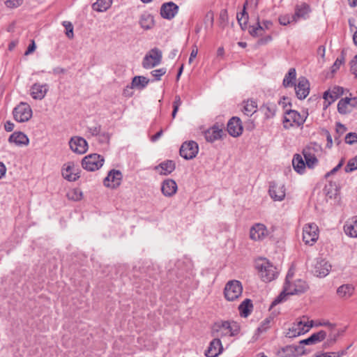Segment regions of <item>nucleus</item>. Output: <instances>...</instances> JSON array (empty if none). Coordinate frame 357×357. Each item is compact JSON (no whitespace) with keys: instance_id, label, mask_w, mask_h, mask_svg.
<instances>
[{"instance_id":"obj_1","label":"nucleus","mask_w":357,"mask_h":357,"mask_svg":"<svg viewBox=\"0 0 357 357\" xmlns=\"http://www.w3.org/2000/svg\"><path fill=\"white\" fill-rule=\"evenodd\" d=\"M307 285L300 274L294 268H290L287 274L283 291L273 301L272 306L275 305L285 299L287 296L294 295L304 292Z\"/></svg>"},{"instance_id":"obj_2","label":"nucleus","mask_w":357,"mask_h":357,"mask_svg":"<svg viewBox=\"0 0 357 357\" xmlns=\"http://www.w3.org/2000/svg\"><path fill=\"white\" fill-rule=\"evenodd\" d=\"M257 268L260 278L266 282L272 281L276 276L275 268L266 259H259L257 260Z\"/></svg>"},{"instance_id":"obj_3","label":"nucleus","mask_w":357,"mask_h":357,"mask_svg":"<svg viewBox=\"0 0 357 357\" xmlns=\"http://www.w3.org/2000/svg\"><path fill=\"white\" fill-rule=\"evenodd\" d=\"M313 326V321L303 318L293 323L289 328L287 335L289 337H296L307 333Z\"/></svg>"},{"instance_id":"obj_4","label":"nucleus","mask_w":357,"mask_h":357,"mask_svg":"<svg viewBox=\"0 0 357 357\" xmlns=\"http://www.w3.org/2000/svg\"><path fill=\"white\" fill-rule=\"evenodd\" d=\"M243 287L238 280L229 281L224 289V295L228 301H234L242 294Z\"/></svg>"},{"instance_id":"obj_5","label":"nucleus","mask_w":357,"mask_h":357,"mask_svg":"<svg viewBox=\"0 0 357 357\" xmlns=\"http://www.w3.org/2000/svg\"><path fill=\"white\" fill-rule=\"evenodd\" d=\"M344 94V89L339 86H334L328 89L323 94L324 109H327L333 102Z\"/></svg>"},{"instance_id":"obj_6","label":"nucleus","mask_w":357,"mask_h":357,"mask_svg":"<svg viewBox=\"0 0 357 357\" xmlns=\"http://www.w3.org/2000/svg\"><path fill=\"white\" fill-rule=\"evenodd\" d=\"M306 117L295 110H289L284 117V126L286 128L299 127L305 121Z\"/></svg>"},{"instance_id":"obj_7","label":"nucleus","mask_w":357,"mask_h":357,"mask_svg":"<svg viewBox=\"0 0 357 357\" xmlns=\"http://www.w3.org/2000/svg\"><path fill=\"white\" fill-rule=\"evenodd\" d=\"M319 238L318 227L314 223H307L303 227V240L305 244L312 245Z\"/></svg>"},{"instance_id":"obj_8","label":"nucleus","mask_w":357,"mask_h":357,"mask_svg":"<svg viewBox=\"0 0 357 357\" xmlns=\"http://www.w3.org/2000/svg\"><path fill=\"white\" fill-rule=\"evenodd\" d=\"M305 354V349L301 345H286L277 351L280 357H298Z\"/></svg>"},{"instance_id":"obj_9","label":"nucleus","mask_w":357,"mask_h":357,"mask_svg":"<svg viewBox=\"0 0 357 357\" xmlns=\"http://www.w3.org/2000/svg\"><path fill=\"white\" fill-rule=\"evenodd\" d=\"M273 26V22L271 20H263L259 22V18L255 24L249 27L248 32L253 37L262 36L266 33V31L269 30Z\"/></svg>"},{"instance_id":"obj_10","label":"nucleus","mask_w":357,"mask_h":357,"mask_svg":"<svg viewBox=\"0 0 357 357\" xmlns=\"http://www.w3.org/2000/svg\"><path fill=\"white\" fill-rule=\"evenodd\" d=\"M320 150L321 146L316 143L310 144L303 149V154L305 160L306 165L308 167H312L317 163V159L314 153Z\"/></svg>"},{"instance_id":"obj_11","label":"nucleus","mask_w":357,"mask_h":357,"mask_svg":"<svg viewBox=\"0 0 357 357\" xmlns=\"http://www.w3.org/2000/svg\"><path fill=\"white\" fill-rule=\"evenodd\" d=\"M13 115L16 121L25 122L32 116V110L29 105L22 102L15 108Z\"/></svg>"},{"instance_id":"obj_12","label":"nucleus","mask_w":357,"mask_h":357,"mask_svg":"<svg viewBox=\"0 0 357 357\" xmlns=\"http://www.w3.org/2000/svg\"><path fill=\"white\" fill-rule=\"evenodd\" d=\"M103 158L97 154H91L86 156L82 160V166L89 171H95L102 167Z\"/></svg>"},{"instance_id":"obj_13","label":"nucleus","mask_w":357,"mask_h":357,"mask_svg":"<svg viewBox=\"0 0 357 357\" xmlns=\"http://www.w3.org/2000/svg\"><path fill=\"white\" fill-rule=\"evenodd\" d=\"M161 59V52L158 49H153L144 57L143 66L145 68H152L160 63Z\"/></svg>"},{"instance_id":"obj_14","label":"nucleus","mask_w":357,"mask_h":357,"mask_svg":"<svg viewBox=\"0 0 357 357\" xmlns=\"http://www.w3.org/2000/svg\"><path fill=\"white\" fill-rule=\"evenodd\" d=\"M337 111L341 114H346L352 108L357 107V97L342 98L337 103Z\"/></svg>"},{"instance_id":"obj_15","label":"nucleus","mask_w":357,"mask_h":357,"mask_svg":"<svg viewBox=\"0 0 357 357\" xmlns=\"http://www.w3.org/2000/svg\"><path fill=\"white\" fill-rule=\"evenodd\" d=\"M198 153V145L195 142L184 143L181 149L180 153L185 159H192Z\"/></svg>"},{"instance_id":"obj_16","label":"nucleus","mask_w":357,"mask_h":357,"mask_svg":"<svg viewBox=\"0 0 357 357\" xmlns=\"http://www.w3.org/2000/svg\"><path fill=\"white\" fill-rule=\"evenodd\" d=\"M79 169L73 162H68L64 165L62 175L65 179L69 181H74L79 178Z\"/></svg>"},{"instance_id":"obj_17","label":"nucleus","mask_w":357,"mask_h":357,"mask_svg":"<svg viewBox=\"0 0 357 357\" xmlns=\"http://www.w3.org/2000/svg\"><path fill=\"white\" fill-rule=\"evenodd\" d=\"M267 234V229L262 224L255 225L251 227L250 231V237L255 241L262 240Z\"/></svg>"},{"instance_id":"obj_18","label":"nucleus","mask_w":357,"mask_h":357,"mask_svg":"<svg viewBox=\"0 0 357 357\" xmlns=\"http://www.w3.org/2000/svg\"><path fill=\"white\" fill-rule=\"evenodd\" d=\"M227 131L233 137H237L241 135L243 132V126L241 121L238 117H232L227 123Z\"/></svg>"},{"instance_id":"obj_19","label":"nucleus","mask_w":357,"mask_h":357,"mask_svg":"<svg viewBox=\"0 0 357 357\" xmlns=\"http://www.w3.org/2000/svg\"><path fill=\"white\" fill-rule=\"evenodd\" d=\"M121 181V174L120 172L112 170L111 171L108 176L105 178L104 183L105 185L111 188H115L118 187Z\"/></svg>"},{"instance_id":"obj_20","label":"nucleus","mask_w":357,"mask_h":357,"mask_svg":"<svg viewBox=\"0 0 357 357\" xmlns=\"http://www.w3.org/2000/svg\"><path fill=\"white\" fill-rule=\"evenodd\" d=\"M70 146L73 151L80 154L85 153L87 150V143L81 137L72 138Z\"/></svg>"},{"instance_id":"obj_21","label":"nucleus","mask_w":357,"mask_h":357,"mask_svg":"<svg viewBox=\"0 0 357 357\" xmlns=\"http://www.w3.org/2000/svg\"><path fill=\"white\" fill-rule=\"evenodd\" d=\"M296 93L299 99L305 98L310 93V84L307 79L303 78L299 80L295 87Z\"/></svg>"},{"instance_id":"obj_22","label":"nucleus","mask_w":357,"mask_h":357,"mask_svg":"<svg viewBox=\"0 0 357 357\" xmlns=\"http://www.w3.org/2000/svg\"><path fill=\"white\" fill-rule=\"evenodd\" d=\"M223 350L221 341L219 339H214L205 353L207 357H217Z\"/></svg>"},{"instance_id":"obj_23","label":"nucleus","mask_w":357,"mask_h":357,"mask_svg":"<svg viewBox=\"0 0 357 357\" xmlns=\"http://www.w3.org/2000/svg\"><path fill=\"white\" fill-rule=\"evenodd\" d=\"M222 135V129L217 126H214L210 128L204 132L205 138L209 142H213L218 139H220Z\"/></svg>"},{"instance_id":"obj_24","label":"nucleus","mask_w":357,"mask_h":357,"mask_svg":"<svg viewBox=\"0 0 357 357\" xmlns=\"http://www.w3.org/2000/svg\"><path fill=\"white\" fill-rule=\"evenodd\" d=\"M327 333L325 331H320L317 333H313L310 337L303 340L300 342L301 344H313L322 342L326 339Z\"/></svg>"},{"instance_id":"obj_25","label":"nucleus","mask_w":357,"mask_h":357,"mask_svg":"<svg viewBox=\"0 0 357 357\" xmlns=\"http://www.w3.org/2000/svg\"><path fill=\"white\" fill-rule=\"evenodd\" d=\"M178 7L174 3H167L164 4L160 10L161 15L166 19H171L174 17L177 13Z\"/></svg>"},{"instance_id":"obj_26","label":"nucleus","mask_w":357,"mask_h":357,"mask_svg":"<svg viewBox=\"0 0 357 357\" xmlns=\"http://www.w3.org/2000/svg\"><path fill=\"white\" fill-rule=\"evenodd\" d=\"M270 195L276 201L282 200L285 197L284 186L281 184H273L269 190Z\"/></svg>"},{"instance_id":"obj_27","label":"nucleus","mask_w":357,"mask_h":357,"mask_svg":"<svg viewBox=\"0 0 357 357\" xmlns=\"http://www.w3.org/2000/svg\"><path fill=\"white\" fill-rule=\"evenodd\" d=\"M9 142L14 143L17 146L27 145L29 144V138L26 135L21 132H15L9 137Z\"/></svg>"},{"instance_id":"obj_28","label":"nucleus","mask_w":357,"mask_h":357,"mask_svg":"<svg viewBox=\"0 0 357 357\" xmlns=\"http://www.w3.org/2000/svg\"><path fill=\"white\" fill-rule=\"evenodd\" d=\"M177 190V185L173 180H167L163 182L162 185V192L166 196L174 195Z\"/></svg>"},{"instance_id":"obj_29","label":"nucleus","mask_w":357,"mask_h":357,"mask_svg":"<svg viewBox=\"0 0 357 357\" xmlns=\"http://www.w3.org/2000/svg\"><path fill=\"white\" fill-rule=\"evenodd\" d=\"M160 174L167 175L175 169V163L172 160H167L155 167Z\"/></svg>"},{"instance_id":"obj_30","label":"nucleus","mask_w":357,"mask_h":357,"mask_svg":"<svg viewBox=\"0 0 357 357\" xmlns=\"http://www.w3.org/2000/svg\"><path fill=\"white\" fill-rule=\"evenodd\" d=\"M310 8L305 4L298 6L296 8V12L293 16V20L297 22L300 19H305L310 13Z\"/></svg>"},{"instance_id":"obj_31","label":"nucleus","mask_w":357,"mask_h":357,"mask_svg":"<svg viewBox=\"0 0 357 357\" xmlns=\"http://www.w3.org/2000/svg\"><path fill=\"white\" fill-rule=\"evenodd\" d=\"M257 110V104L252 100H248L243 103V112L247 116H252Z\"/></svg>"},{"instance_id":"obj_32","label":"nucleus","mask_w":357,"mask_h":357,"mask_svg":"<svg viewBox=\"0 0 357 357\" xmlns=\"http://www.w3.org/2000/svg\"><path fill=\"white\" fill-rule=\"evenodd\" d=\"M354 289L351 285L343 284L337 289V294L342 298H347L354 293Z\"/></svg>"},{"instance_id":"obj_33","label":"nucleus","mask_w":357,"mask_h":357,"mask_svg":"<svg viewBox=\"0 0 357 357\" xmlns=\"http://www.w3.org/2000/svg\"><path fill=\"white\" fill-rule=\"evenodd\" d=\"M330 264L324 261L319 262L316 266L317 276L322 278L326 276L330 272Z\"/></svg>"},{"instance_id":"obj_34","label":"nucleus","mask_w":357,"mask_h":357,"mask_svg":"<svg viewBox=\"0 0 357 357\" xmlns=\"http://www.w3.org/2000/svg\"><path fill=\"white\" fill-rule=\"evenodd\" d=\"M252 308L253 305L250 299H245L238 307L240 314L243 317H247L252 310Z\"/></svg>"},{"instance_id":"obj_35","label":"nucleus","mask_w":357,"mask_h":357,"mask_svg":"<svg viewBox=\"0 0 357 357\" xmlns=\"http://www.w3.org/2000/svg\"><path fill=\"white\" fill-rule=\"evenodd\" d=\"M47 92L46 89L40 84H35L31 88V95L35 99H42Z\"/></svg>"},{"instance_id":"obj_36","label":"nucleus","mask_w":357,"mask_h":357,"mask_svg":"<svg viewBox=\"0 0 357 357\" xmlns=\"http://www.w3.org/2000/svg\"><path fill=\"white\" fill-rule=\"evenodd\" d=\"M344 231L349 237L357 238V219L347 223L344 226Z\"/></svg>"},{"instance_id":"obj_37","label":"nucleus","mask_w":357,"mask_h":357,"mask_svg":"<svg viewBox=\"0 0 357 357\" xmlns=\"http://www.w3.org/2000/svg\"><path fill=\"white\" fill-rule=\"evenodd\" d=\"M292 165L294 169L297 172L301 173L304 171L306 162L305 163L301 155L296 154L293 158Z\"/></svg>"},{"instance_id":"obj_38","label":"nucleus","mask_w":357,"mask_h":357,"mask_svg":"<svg viewBox=\"0 0 357 357\" xmlns=\"http://www.w3.org/2000/svg\"><path fill=\"white\" fill-rule=\"evenodd\" d=\"M112 4V0H97L93 3V8L95 10L98 12H103L108 9Z\"/></svg>"},{"instance_id":"obj_39","label":"nucleus","mask_w":357,"mask_h":357,"mask_svg":"<svg viewBox=\"0 0 357 357\" xmlns=\"http://www.w3.org/2000/svg\"><path fill=\"white\" fill-rule=\"evenodd\" d=\"M149 82V80L144 76H136L132 79V86L144 88L148 84Z\"/></svg>"},{"instance_id":"obj_40","label":"nucleus","mask_w":357,"mask_h":357,"mask_svg":"<svg viewBox=\"0 0 357 357\" xmlns=\"http://www.w3.org/2000/svg\"><path fill=\"white\" fill-rule=\"evenodd\" d=\"M296 79V70L292 68L288 73L287 76L283 80V85L288 87L293 84Z\"/></svg>"},{"instance_id":"obj_41","label":"nucleus","mask_w":357,"mask_h":357,"mask_svg":"<svg viewBox=\"0 0 357 357\" xmlns=\"http://www.w3.org/2000/svg\"><path fill=\"white\" fill-rule=\"evenodd\" d=\"M141 26L144 29H149L153 26V20L151 15L143 16L140 20Z\"/></svg>"},{"instance_id":"obj_42","label":"nucleus","mask_w":357,"mask_h":357,"mask_svg":"<svg viewBox=\"0 0 357 357\" xmlns=\"http://www.w3.org/2000/svg\"><path fill=\"white\" fill-rule=\"evenodd\" d=\"M220 330L225 331L226 333L230 335H234V324H231L229 321L222 322L218 325Z\"/></svg>"},{"instance_id":"obj_43","label":"nucleus","mask_w":357,"mask_h":357,"mask_svg":"<svg viewBox=\"0 0 357 357\" xmlns=\"http://www.w3.org/2000/svg\"><path fill=\"white\" fill-rule=\"evenodd\" d=\"M238 21L241 26L242 29H246L247 28V24L248 21V16L247 13H245V8L243 9V12L241 13V16H237Z\"/></svg>"},{"instance_id":"obj_44","label":"nucleus","mask_w":357,"mask_h":357,"mask_svg":"<svg viewBox=\"0 0 357 357\" xmlns=\"http://www.w3.org/2000/svg\"><path fill=\"white\" fill-rule=\"evenodd\" d=\"M327 194L331 199H336L338 197V189L335 185L330 184Z\"/></svg>"},{"instance_id":"obj_45","label":"nucleus","mask_w":357,"mask_h":357,"mask_svg":"<svg viewBox=\"0 0 357 357\" xmlns=\"http://www.w3.org/2000/svg\"><path fill=\"white\" fill-rule=\"evenodd\" d=\"M356 169H357V157H355V158L351 159L348 162V163L345 167V171L347 172H352Z\"/></svg>"},{"instance_id":"obj_46","label":"nucleus","mask_w":357,"mask_h":357,"mask_svg":"<svg viewBox=\"0 0 357 357\" xmlns=\"http://www.w3.org/2000/svg\"><path fill=\"white\" fill-rule=\"evenodd\" d=\"M275 110L270 107L264 106L261 109V114L265 119H269L273 116Z\"/></svg>"},{"instance_id":"obj_47","label":"nucleus","mask_w":357,"mask_h":357,"mask_svg":"<svg viewBox=\"0 0 357 357\" xmlns=\"http://www.w3.org/2000/svg\"><path fill=\"white\" fill-rule=\"evenodd\" d=\"M23 0H6L5 4L7 8L13 9L20 6Z\"/></svg>"},{"instance_id":"obj_48","label":"nucleus","mask_w":357,"mask_h":357,"mask_svg":"<svg viewBox=\"0 0 357 357\" xmlns=\"http://www.w3.org/2000/svg\"><path fill=\"white\" fill-rule=\"evenodd\" d=\"M63 25L66 28V34L69 38H73V26L70 22H64Z\"/></svg>"},{"instance_id":"obj_49","label":"nucleus","mask_w":357,"mask_h":357,"mask_svg":"<svg viewBox=\"0 0 357 357\" xmlns=\"http://www.w3.org/2000/svg\"><path fill=\"white\" fill-rule=\"evenodd\" d=\"M68 197L73 200H79L82 197V193L77 190H72L68 193Z\"/></svg>"},{"instance_id":"obj_50","label":"nucleus","mask_w":357,"mask_h":357,"mask_svg":"<svg viewBox=\"0 0 357 357\" xmlns=\"http://www.w3.org/2000/svg\"><path fill=\"white\" fill-rule=\"evenodd\" d=\"M345 139H346V142L349 144L356 142H357V134L355 132H349L347 135Z\"/></svg>"},{"instance_id":"obj_51","label":"nucleus","mask_w":357,"mask_h":357,"mask_svg":"<svg viewBox=\"0 0 357 357\" xmlns=\"http://www.w3.org/2000/svg\"><path fill=\"white\" fill-rule=\"evenodd\" d=\"M166 73L165 70L164 68H160L158 70H155L151 72L152 75L157 80H160L161 77L165 75Z\"/></svg>"},{"instance_id":"obj_52","label":"nucleus","mask_w":357,"mask_h":357,"mask_svg":"<svg viewBox=\"0 0 357 357\" xmlns=\"http://www.w3.org/2000/svg\"><path fill=\"white\" fill-rule=\"evenodd\" d=\"M279 22L280 24L286 26L291 22V18L288 15H284L279 17Z\"/></svg>"},{"instance_id":"obj_53","label":"nucleus","mask_w":357,"mask_h":357,"mask_svg":"<svg viewBox=\"0 0 357 357\" xmlns=\"http://www.w3.org/2000/svg\"><path fill=\"white\" fill-rule=\"evenodd\" d=\"M344 61V59L343 56H342L340 59H337L333 66V71L334 72V71L337 70L340 68V66L343 64Z\"/></svg>"},{"instance_id":"obj_54","label":"nucleus","mask_w":357,"mask_h":357,"mask_svg":"<svg viewBox=\"0 0 357 357\" xmlns=\"http://www.w3.org/2000/svg\"><path fill=\"white\" fill-rule=\"evenodd\" d=\"M181 105V100L179 98H177L176 99V100L174 101V110H173V112H172V117L173 118H175L176 116V114L178 110V107Z\"/></svg>"},{"instance_id":"obj_55","label":"nucleus","mask_w":357,"mask_h":357,"mask_svg":"<svg viewBox=\"0 0 357 357\" xmlns=\"http://www.w3.org/2000/svg\"><path fill=\"white\" fill-rule=\"evenodd\" d=\"M198 54V49L196 46H195L190 53V58H189V63H191L194 59L196 58L197 55Z\"/></svg>"},{"instance_id":"obj_56","label":"nucleus","mask_w":357,"mask_h":357,"mask_svg":"<svg viewBox=\"0 0 357 357\" xmlns=\"http://www.w3.org/2000/svg\"><path fill=\"white\" fill-rule=\"evenodd\" d=\"M351 69H352V71L354 73L356 77H357V55L354 57V60L351 61Z\"/></svg>"},{"instance_id":"obj_57","label":"nucleus","mask_w":357,"mask_h":357,"mask_svg":"<svg viewBox=\"0 0 357 357\" xmlns=\"http://www.w3.org/2000/svg\"><path fill=\"white\" fill-rule=\"evenodd\" d=\"M36 50V45L34 40H32L31 44L29 45L27 50L25 52V55H28L30 53L33 52Z\"/></svg>"},{"instance_id":"obj_58","label":"nucleus","mask_w":357,"mask_h":357,"mask_svg":"<svg viewBox=\"0 0 357 357\" xmlns=\"http://www.w3.org/2000/svg\"><path fill=\"white\" fill-rule=\"evenodd\" d=\"M6 131L10 132L14 129V124L10 121H7L4 126Z\"/></svg>"},{"instance_id":"obj_59","label":"nucleus","mask_w":357,"mask_h":357,"mask_svg":"<svg viewBox=\"0 0 357 357\" xmlns=\"http://www.w3.org/2000/svg\"><path fill=\"white\" fill-rule=\"evenodd\" d=\"M206 18L210 22L211 24H213L214 16H213V13L212 12H211V11L208 12L206 14Z\"/></svg>"},{"instance_id":"obj_60","label":"nucleus","mask_w":357,"mask_h":357,"mask_svg":"<svg viewBox=\"0 0 357 357\" xmlns=\"http://www.w3.org/2000/svg\"><path fill=\"white\" fill-rule=\"evenodd\" d=\"M6 170V169L5 165L2 162H0V178L5 175Z\"/></svg>"},{"instance_id":"obj_61","label":"nucleus","mask_w":357,"mask_h":357,"mask_svg":"<svg viewBox=\"0 0 357 357\" xmlns=\"http://www.w3.org/2000/svg\"><path fill=\"white\" fill-rule=\"evenodd\" d=\"M337 132H342H342H344L346 131V128H345V126H343V125H342V124L339 123V124H337Z\"/></svg>"},{"instance_id":"obj_62","label":"nucleus","mask_w":357,"mask_h":357,"mask_svg":"<svg viewBox=\"0 0 357 357\" xmlns=\"http://www.w3.org/2000/svg\"><path fill=\"white\" fill-rule=\"evenodd\" d=\"M217 54L219 56H222L224 55V48L223 47H219L217 50Z\"/></svg>"},{"instance_id":"obj_63","label":"nucleus","mask_w":357,"mask_h":357,"mask_svg":"<svg viewBox=\"0 0 357 357\" xmlns=\"http://www.w3.org/2000/svg\"><path fill=\"white\" fill-rule=\"evenodd\" d=\"M338 333H335L334 335H333L331 337H330V341L331 342H335V340H337V337H338Z\"/></svg>"},{"instance_id":"obj_64","label":"nucleus","mask_w":357,"mask_h":357,"mask_svg":"<svg viewBox=\"0 0 357 357\" xmlns=\"http://www.w3.org/2000/svg\"><path fill=\"white\" fill-rule=\"evenodd\" d=\"M353 39H354V43L357 45V31L354 33Z\"/></svg>"}]
</instances>
